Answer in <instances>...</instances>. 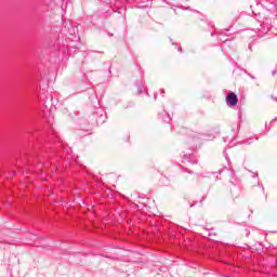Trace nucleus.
<instances>
[{
    "mask_svg": "<svg viewBox=\"0 0 277 277\" xmlns=\"http://www.w3.org/2000/svg\"><path fill=\"white\" fill-rule=\"evenodd\" d=\"M158 122L160 124H170L172 122V118L170 117V114L166 110H161L158 113Z\"/></svg>",
    "mask_w": 277,
    "mask_h": 277,
    "instance_id": "nucleus-2",
    "label": "nucleus"
},
{
    "mask_svg": "<svg viewBox=\"0 0 277 277\" xmlns=\"http://www.w3.org/2000/svg\"><path fill=\"white\" fill-rule=\"evenodd\" d=\"M233 198H239V188L235 187L232 192Z\"/></svg>",
    "mask_w": 277,
    "mask_h": 277,
    "instance_id": "nucleus-5",
    "label": "nucleus"
},
{
    "mask_svg": "<svg viewBox=\"0 0 277 277\" xmlns=\"http://www.w3.org/2000/svg\"><path fill=\"white\" fill-rule=\"evenodd\" d=\"M136 88H137V94H144V92H146V88H144V84H142L141 82L136 84Z\"/></svg>",
    "mask_w": 277,
    "mask_h": 277,
    "instance_id": "nucleus-4",
    "label": "nucleus"
},
{
    "mask_svg": "<svg viewBox=\"0 0 277 277\" xmlns=\"http://www.w3.org/2000/svg\"><path fill=\"white\" fill-rule=\"evenodd\" d=\"M183 172H187V174H194V171H190L189 169L182 167Z\"/></svg>",
    "mask_w": 277,
    "mask_h": 277,
    "instance_id": "nucleus-6",
    "label": "nucleus"
},
{
    "mask_svg": "<svg viewBox=\"0 0 277 277\" xmlns=\"http://www.w3.org/2000/svg\"><path fill=\"white\" fill-rule=\"evenodd\" d=\"M182 159L184 161H188V163H192L193 166L198 164V157H196L195 155H184Z\"/></svg>",
    "mask_w": 277,
    "mask_h": 277,
    "instance_id": "nucleus-3",
    "label": "nucleus"
},
{
    "mask_svg": "<svg viewBox=\"0 0 277 277\" xmlns=\"http://www.w3.org/2000/svg\"><path fill=\"white\" fill-rule=\"evenodd\" d=\"M219 40H220V42H228V39H226V38H224V37H219Z\"/></svg>",
    "mask_w": 277,
    "mask_h": 277,
    "instance_id": "nucleus-7",
    "label": "nucleus"
},
{
    "mask_svg": "<svg viewBox=\"0 0 277 277\" xmlns=\"http://www.w3.org/2000/svg\"><path fill=\"white\" fill-rule=\"evenodd\" d=\"M225 101L228 107H237V103H239V97H237V94L230 92L226 95Z\"/></svg>",
    "mask_w": 277,
    "mask_h": 277,
    "instance_id": "nucleus-1",
    "label": "nucleus"
}]
</instances>
